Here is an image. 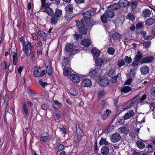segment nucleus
<instances>
[{"instance_id": "obj_1", "label": "nucleus", "mask_w": 155, "mask_h": 155, "mask_svg": "<svg viewBox=\"0 0 155 155\" xmlns=\"http://www.w3.org/2000/svg\"><path fill=\"white\" fill-rule=\"evenodd\" d=\"M96 11V8L91 7L90 10L83 13V18L82 20L75 21L78 31L81 34L86 35L87 33V28H91L94 24V20L91 17L94 15Z\"/></svg>"}, {"instance_id": "obj_2", "label": "nucleus", "mask_w": 155, "mask_h": 155, "mask_svg": "<svg viewBox=\"0 0 155 155\" xmlns=\"http://www.w3.org/2000/svg\"><path fill=\"white\" fill-rule=\"evenodd\" d=\"M32 47L31 43L29 41L27 42L26 45L22 46V48L20 54V56L21 58L27 56L28 57L31 54Z\"/></svg>"}, {"instance_id": "obj_3", "label": "nucleus", "mask_w": 155, "mask_h": 155, "mask_svg": "<svg viewBox=\"0 0 155 155\" xmlns=\"http://www.w3.org/2000/svg\"><path fill=\"white\" fill-rule=\"evenodd\" d=\"M75 127V132L77 134V140L79 142L84 136V134L82 130L80 128V125L78 123L76 124Z\"/></svg>"}, {"instance_id": "obj_4", "label": "nucleus", "mask_w": 155, "mask_h": 155, "mask_svg": "<svg viewBox=\"0 0 155 155\" xmlns=\"http://www.w3.org/2000/svg\"><path fill=\"white\" fill-rule=\"evenodd\" d=\"M39 138L41 141L46 143L50 140L51 137L48 133L44 132L40 135Z\"/></svg>"}, {"instance_id": "obj_5", "label": "nucleus", "mask_w": 155, "mask_h": 155, "mask_svg": "<svg viewBox=\"0 0 155 155\" xmlns=\"http://www.w3.org/2000/svg\"><path fill=\"white\" fill-rule=\"evenodd\" d=\"M98 69L95 68L94 70H91L89 74L91 78L96 80H98L101 78V75L98 73Z\"/></svg>"}, {"instance_id": "obj_6", "label": "nucleus", "mask_w": 155, "mask_h": 155, "mask_svg": "<svg viewBox=\"0 0 155 155\" xmlns=\"http://www.w3.org/2000/svg\"><path fill=\"white\" fill-rule=\"evenodd\" d=\"M41 4V10H42L43 12H46L48 15H50L51 12H52V9L49 7V5L50 4H48V3L45 2L43 4Z\"/></svg>"}, {"instance_id": "obj_7", "label": "nucleus", "mask_w": 155, "mask_h": 155, "mask_svg": "<svg viewBox=\"0 0 155 155\" xmlns=\"http://www.w3.org/2000/svg\"><path fill=\"white\" fill-rule=\"evenodd\" d=\"M11 51L12 56V64L14 65H16L18 61L17 51L14 48H12Z\"/></svg>"}, {"instance_id": "obj_8", "label": "nucleus", "mask_w": 155, "mask_h": 155, "mask_svg": "<svg viewBox=\"0 0 155 155\" xmlns=\"http://www.w3.org/2000/svg\"><path fill=\"white\" fill-rule=\"evenodd\" d=\"M110 137L111 142L113 143L118 142L120 140L121 138L120 134L117 132L112 134L110 136Z\"/></svg>"}, {"instance_id": "obj_9", "label": "nucleus", "mask_w": 155, "mask_h": 155, "mask_svg": "<svg viewBox=\"0 0 155 155\" xmlns=\"http://www.w3.org/2000/svg\"><path fill=\"white\" fill-rule=\"evenodd\" d=\"M81 85L83 87H90L92 85V82L90 79L85 78L81 81Z\"/></svg>"}, {"instance_id": "obj_10", "label": "nucleus", "mask_w": 155, "mask_h": 155, "mask_svg": "<svg viewBox=\"0 0 155 155\" xmlns=\"http://www.w3.org/2000/svg\"><path fill=\"white\" fill-rule=\"evenodd\" d=\"M99 84L102 87H106L109 84L110 81L108 79L105 78L99 79Z\"/></svg>"}, {"instance_id": "obj_11", "label": "nucleus", "mask_w": 155, "mask_h": 155, "mask_svg": "<svg viewBox=\"0 0 155 155\" xmlns=\"http://www.w3.org/2000/svg\"><path fill=\"white\" fill-rule=\"evenodd\" d=\"M62 12L61 10L58 8H56L54 12L53 10L52 9V12H51L50 15H48L49 16L54 15L59 18L61 17L62 15Z\"/></svg>"}, {"instance_id": "obj_12", "label": "nucleus", "mask_w": 155, "mask_h": 155, "mask_svg": "<svg viewBox=\"0 0 155 155\" xmlns=\"http://www.w3.org/2000/svg\"><path fill=\"white\" fill-rule=\"evenodd\" d=\"M51 65L52 61H49L48 65L46 66V73L49 75H51L53 72V70Z\"/></svg>"}, {"instance_id": "obj_13", "label": "nucleus", "mask_w": 155, "mask_h": 155, "mask_svg": "<svg viewBox=\"0 0 155 155\" xmlns=\"http://www.w3.org/2000/svg\"><path fill=\"white\" fill-rule=\"evenodd\" d=\"M153 57L152 56H147L141 59V64L151 62L153 60Z\"/></svg>"}, {"instance_id": "obj_14", "label": "nucleus", "mask_w": 155, "mask_h": 155, "mask_svg": "<svg viewBox=\"0 0 155 155\" xmlns=\"http://www.w3.org/2000/svg\"><path fill=\"white\" fill-rule=\"evenodd\" d=\"M50 23L52 25H55L57 24L59 21L60 18L56 17L54 15H51Z\"/></svg>"}, {"instance_id": "obj_15", "label": "nucleus", "mask_w": 155, "mask_h": 155, "mask_svg": "<svg viewBox=\"0 0 155 155\" xmlns=\"http://www.w3.org/2000/svg\"><path fill=\"white\" fill-rule=\"evenodd\" d=\"M120 7V5L118 3H114L110 5L108 7L110 10L114 11L119 9Z\"/></svg>"}, {"instance_id": "obj_16", "label": "nucleus", "mask_w": 155, "mask_h": 155, "mask_svg": "<svg viewBox=\"0 0 155 155\" xmlns=\"http://www.w3.org/2000/svg\"><path fill=\"white\" fill-rule=\"evenodd\" d=\"M134 113V111L133 110H129L123 116L124 120L130 119L133 115Z\"/></svg>"}, {"instance_id": "obj_17", "label": "nucleus", "mask_w": 155, "mask_h": 155, "mask_svg": "<svg viewBox=\"0 0 155 155\" xmlns=\"http://www.w3.org/2000/svg\"><path fill=\"white\" fill-rule=\"evenodd\" d=\"M141 74L144 75H146L149 72V67L147 65H144L140 68Z\"/></svg>"}, {"instance_id": "obj_18", "label": "nucleus", "mask_w": 155, "mask_h": 155, "mask_svg": "<svg viewBox=\"0 0 155 155\" xmlns=\"http://www.w3.org/2000/svg\"><path fill=\"white\" fill-rule=\"evenodd\" d=\"M70 78L71 80L74 83H78L80 81V77L76 74H72L70 75Z\"/></svg>"}, {"instance_id": "obj_19", "label": "nucleus", "mask_w": 155, "mask_h": 155, "mask_svg": "<svg viewBox=\"0 0 155 155\" xmlns=\"http://www.w3.org/2000/svg\"><path fill=\"white\" fill-rule=\"evenodd\" d=\"M91 41L88 39L84 38L81 42V45L86 47H88L91 45Z\"/></svg>"}, {"instance_id": "obj_20", "label": "nucleus", "mask_w": 155, "mask_h": 155, "mask_svg": "<svg viewBox=\"0 0 155 155\" xmlns=\"http://www.w3.org/2000/svg\"><path fill=\"white\" fill-rule=\"evenodd\" d=\"M143 57V53L140 52L139 50L137 51V54H136L134 58V60L138 61L141 64V59Z\"/></svg>"}, {"instance_id": "obj_21", "label": "nucleus", "mask_w": 155, "mask_h": 155, "mask_svg": "<svg viewBox=\"0 0 155 155\" xmlns=\"http://www.w3.org/2000/svg\"><path fill=\"white\" fill-rule=\"evenodd\" d=\"M91 52L94 57L95 58L98 57L101 53L100 50L94 47L91 49Z\"/></svg>"}, {"instance_id": "obj_22", "label": "nucleus", "mask_w": 155, "mask_h": 155, "mask_svg": "<svg viewBox=\"0 0 155 155\" xmlns=\"http://www.w3.org/2000/svg\"><path fill=\"white\" fill-rule=\"evenodd\" d=\"M112 37L114 41L116 40L120 41L121 38V35L118 32H115L112 34Z\"/></svg>"}, {"instance_id": "obj_23", "label": "nucleus", "mask_w": 155, "mask_h": 155, "mask_svg": "<svg viewBox=\"0 0 155 155\" xmlns=\"http://www.w3.org/2000/svg\"><path fill=\"white\" fill-rule=\"evenodd\" d=\"M64 74L65 76H70L71 68L70 66H65L64 68Z\"/></svg>"}, {"instance_id": "obj_24", "label": "nucleus", "mask_w": 155, "mask_h": 155, "mask_svg": "<svg viewBox=\"0 0 155 155\" xmlns=\"http://www.w3.org/2000/svg\"><path fill=\"white\" fill-rule=\"evenodd\" d=\"M75 15L73 13H66L65 15L64 16L65 19L67 21H69L73 18L75 17Z\"/></svg>"}, {"instance_id": "obj_25", "label": "nucleus", "mask_w": 155, "mask_h": 155, "mask_svg": "<svg viewBox=\"0 0 155 155\" xmlns=\"http://www.w3.org/2000/svg\"><path fill=\"white\" fill-rule=\"evenodd\" d=\"M111 10H107L104 12L106 16H107L108 18H112L115 15L114 12Z\"/></svg>"}, {"instance_id": "obj_26", "label": "nucleus", "mask_w": 155, "mask_h": 155, "mask_svg": "<svg viewBox=\"0 0 155 155\" xmlns=\"http://www.w3.org/2000/svg\"><path fill=\"white\" fill-rule=\"evenodd\" d=\"M109 151V147L106 145L104 146L101 149V153L103 155L107 154Z\"/></svg>"}, {"instance_id": "obj_27", "label": "nucleus", "mask_w": 155, "mask_h": 155, "mask_svg": "<svg viewBox=\"0 0 155 155\" xmlns=\"http://www.w3.org/2000/svg\"><path fill=\"white\" fill-rule=\"evenodd\" d=\"M118 3L122 7H126L130 5V2L127 0H120Z\"/></svg>"}, {"instance_id": "obj_28", "label": "nucleus", "mask_w": 155, "mask_h": 155, "mask_svg": "<svg viewBox=\"0 0 155 155\" xmlns=\"http://www.w3.org/2000/svg\"><path fill=\"white\" fill-rule=\"evenodd\" d=\"M73 7L72 4L67 5L65 7V10L66 13H73Z\"/></svg>"}, {"instance_id": "obj_29", "label": "nucleus", "mask_w": 155, "mask_h": 155, "mask_svg": "<svg viewBox=\"0 0 155 155\" xmlns=\"http://www.w3.org/2000/svg\"><path fill=\"white\" fill-rule=\"evenodd\" d=\"M116 74L115 70L114 69L109 70L106 73L107 76L110 78L116 75Z\"/></svg>"}, {"instance_id": "obj_30", "label": "nucleus", "mask_w": 155, "mask_h": 155, "mask_svg": "<svg viewBox=\"0 0 155 155\" xmlns=\"http://www.w3.org/2000/svg\"><path fill=\"white\" fill-rule=\"evenodd\" d=\"M132 88L129 86H125L123 87L121 89V91L124 94L128 93L131 91Z\"/></svg>"}, {"instance_id": "obj_31", "label": "nucleus", "mask_w": 155, "mask_h": 155, "mask_svg": "<svg viewBox=\"0 0 155 155\" xmlns=\"http://www.w3.org/2000/svg\"><path fill=\"white\" fill-rule=\"evenodd\" d=\"M138 2L137 1H132L130 3V5L131 6V9L132 11L134 10L138 5Z\"/></svg>"}, {"instance_id": "obj_32", "label": "nucleus", "mask_w": 155, "mask_h": 155, "mask_svg": "<svg viewBox=\"0 0 155 155\" xmlns=\"http://www.w3.org/2000/svg\"><path fill=\"white\" fill-rule=\"evenodd\" d=\"M73 45L72 44L68 43L65 46V51L67 52H72L73 49Z\"/></svg>"}, {"instance_id": "obj_33", "label": "nucleus", "mask_w": 155, "mask_h": 155, "mask_svg": "<svg viewBox=\"0 0 155 155\" xmlns=\"http://www.w3.org/2000/svg\"><path fill=\"white\" fill-rule=\"evenodd\" d=\"M23 108L25 114L27 117H28L29 116V111L28 109V108L25 102H24L22 104Z\"/></svg>"}, {"instance_id": "obj_34", "label": "nucleus", "mask_w": 155, "mask_h": 155, "mask_svg": "<svg viewBox=\"0 0 155 155\" xmlns=\"http://www.w3.org/2000/svg\"><path fill=\"white\" fill-rule=\"evenodd\" d=\"M155 23V19L153 18H151L146 21V25L148 26H150Z\"/></svg>"}, {"instance_id": "obj_35", "label": "nucleus", "mask_w": 155, "mask_h": 155, "mask_svg": "<svg viewBox=\"0 0 155 155\" xmlns=\"http://www.w3.org/2000/svg\"><path fill=\"white\" fill-rule=\"evenodd\" d=\"M64 147V146L63 144H60L58 147H55L54 151L56 153H58L63 151Z\"/></svg>"}, {"instance_id": "obj_36", "label": "nucleus", "mask_w": 155, "mask_h": 155, "mask_svg": "<svg viewBox=\"0 0 155 155\" xmlns=\"http://www.w3.org/2000/svg\"><path fill=\"white\" fill-rule=\"evenodd\" d=\"M132 106L130 103H129L127 101L125 102L121 106V108L124 110L126 109L129 108Z\"/></svg>"}, {"instance_id": "obj_37", "label": "nucleus", "mask_w": 155, "mask_h": 155, "mask_svg": "<svg viewBox=\"0 0 155 155\" xmlns=\"http://www.w3.org/2000/svg\"><path fill=\"white\" fill-rule=\"evenodd\" d=\"M69 58L67 57H64L63 58V62H62V65L63 66H70V64H69Z\"/></svg>"}, {"instance_id": "obj_38", "label": "nucleus", "mask_w": 155, "mask_h": 155, "mask_svg": "<svg viewBox=\"0 0 155 155\" xmlns=\"http://www.w3.org/2000/svg\"><path fill=\"white\" fill-rule=\"evenodd\" d=\"M69 93L73 96H75L78 94V91L74 87H72L70 89Z\"/></svg>"}, {"instance_id": "obj_39", "label": "nucleus", "mask_w": 155, "mask_h": 155, "mask_svg": "<svg viewBox=\"0 0 155 155\" xmlns=\"http://www.w3.org/2000/svg\"><path fill=\"white\" fill-rule=\"evenodd\" d=\"M119 130L120 133L125 134H127L129 132V129L125 127H120L119 128Z\"/></svg>"}, {"instance_id": "obj_40", "label": "nucleus", "mask_w": 155, "mask_h": 155, "mask_svg": "<svg viewBox=\"0 0 155 155\" xmlns=\"http://www.w3.org/2000/svg\"><path fill=\"white\" fill-rule=\"evenodd\" d=\"M140 96L139 94L136 96L133 99H132L130 102L131 105L133 106L137 102V101L139 100L140 99Z\"/></svg>"}, {"instance_id": "obj_41", "label": "nucleus", "mask_w": 155, "mask_h": 155, "mask_svg": "<svg viewBox=\"0 0 155 155\" xmlns=\"http://www.w3.org/2000/svg\"><path fill=\"white\" fill-rule=\"evenodd\" d=\"M137 147L139 149H143L145 147V145L143 143L140 141H137L136 142Z\"/></svg>"}, {"instance_id": "obj_42", "label": "nucleus", "mask_w": 155, "mask_h": 155, "mask_svg": "<svg viewBox=\"0 0 155 155\" xmlns=\"http://www.w3.org/2000/svg\"><path fill=\"white\" fill-rule=\"evenodd\" d=\"M99 143L100 145H108L110 144V143L106 141V138H101Z\"/></svg>"}, {"instance_id": "obj_43", "label": "nucleus", "mask_w": 155, "mask_h": 155, "mask_svg": "<svg viewBox=\"0 0 155 155\" xmlns=\"http://www.w3.org/2000/svg\"><path fill=\"white\" fill-rule=\"evenodd\" d=\"M108 18V17L106 16L105 13H104L103 15L101 16V19L103 23L106 24L107 22Z\"/></svg>"}, {"instance_id": "obj_44", "label": "nucleus", "mask_w": 155, "mask_h": 155, "mask_svg": "<svg viewBox=\"0 0 155 155\" xmlns=\"http://www.w3.org/2000/svg\"><path fill=\"white\" fill-rule=\"evenodd\" d=\"M153 147L152 145L150 144L148 146L145 147L144 151L146 153H149L151 152L153 150Z\"/></svg>"}, {"instance_id": "obj_45", "label": "nucleus", "mask_w": 155, "mask_h": 155, "mask_svg": "<svg viewBox=\"0 0 155 155\" xmlns=\"http://www.w3.org/2000/svg\"><path fill=\"white\" fill-rule=\"evenodd\" d=\"M126 18L131 20L132 22H134L135 21V17L133 13H129L126 16Z\"/></svg>"}, {"instance_id": "obj_46", "label": "nucleus", "mask_w": 155, "mask_h": 155, "mask_svg": "<svg viewBox=\"0 0 155 155\" xmlns=\"http://www.w3.org/2000/svg\"><path fill=\"white\" fill-rule=\"evenodd\" d=\"M103 62V59L99 58L96 60L95 63L97 66L100 67H101Z\"/></svg>"}, {"instance_id": "obj_47", "label": "nucleus", "mask_w": 155, "mask_h": 155, "mask_svg": "<svg viewBox=\"0 0 155 155\" xmlns=\"http://www.w3.org/2000/svg\"><path fill=\"white\" fill-rule=\"evenodd\" d=\"M125 62L123 59L119 60L117 62V65L119 67L121 68L122 66L125 64Z\"/></svg>"}, {"instance_id": "obj_48", "label": "nucleus", "mask_w": 155, "mask_h": 155, "mask_svg": "<svg viewBox=\"0 0 155 155\" xmlns=\"http://www.w3.org/2000/svg\"><path fill=\"white\" fill-rule=\"evenodd\" d=\"M143 14L144 17H149L151 15L150 10L149 9H146L143 11Z\"/></svg>"}, {"instance_id": "obj_49", "label": "nucleus", "mask_w": 155, "mask_h": 155, "mask_svg": "<svg viewBox=\"0 0 155 155\" xmlns=\"http://www.w3.org/2000/svg\"><path fill=\"white\" fill-rule=\"evenodd\" d=\"M38 34L39 36L42 38H46L47 36V34L44 31H40L38 30Z\"/></svg>"}, {"instance_id": "obj_50", "label": "nucleus", "mask_w": 155, "mask_h": 155, "mask_svg": "<svg viewBox=\"0 0 155 155\" xmlns=\"http://www.w3.org/2000/svg\"><path fill=\"white\" fill-rule=\"evenodd\" d=\"M61 115L58 113H55L54 114V117L55 121L59 120L61 118Z\"/></svg>"}, {"instance_id": "obj_51", "label": "nucleus", "mask_w": 155, "mask_h": 155, "mask_svg": "<svg viewBox=\"0 0 155 155\" xmlns=\"http://www.w3.org/2000/svg\"><path fill=\"white\" fill-rule=\"evenodd\" d=\"M107 51L109 54L113 55L115 53V50L113 47H109L107 49Z\"/></svg>"}, {"instance_id": "obj_52", "label": "nucleus", "mask_w": 155, "mask_h": 155, "mask_svg": "<svg viewBox=\"0 0 155 155\" xmlns=\"http://www.w3.org/2000/svg\"><path fill=\"white\" fill-rule=\"evenodd\" d=\"M124 61L125 63H127L128 64H129L131 63L132 60V59L130 57H128L127 56H126L124 59Z\"/></svg>"}, {"instance_id": "obj_53", "label": "nucleus", "mask_w": 155, "mask_h": 155, "mask_svg": "<svg viewBox=\"0 0 155 155\" xmlns=\"http://www.w3.org/2000/svg\"><path fill=\"white\" fill-rule=\"evenodd\" d=\"M19 41L22 45V46H24V45H25V38L24 36H21L19 38Z\"/></svg>"}, {"instance_id": "obj_54", "label": "nucleus", "mask_w": 155, "mask_h": 155, "mask_svg": "<svg viewBox=\"0 0 155 155\" xmlns=\"http://www.w3.org/2000/svg\"><path fill=\"white\" fill-rule=\"evenodd\" d=\"M118 77L117 75H115L111 77V79H110V81L113 83H115L116 82L117 80V78Z\"/></svg>"}, {"instance_id": "obj_55", "label": "nucleus", "mask_w": 155, "mask_h": 155, "mask_svg": "<svg viewBox=\"0 0 155 155\" xmlns=\"http://www.w3.org/2000/svg\"><path fill=\"white\" fill-rule=\"evenodd\" d=\"M3 99L5 104L9 103V97L7 93L4 96Z\"/></svg>"}, {"instance_id": "obj_56", "label": "nucleus", "mask_w": 155, "mask_h": 155, "mask_svg": "<svg viewBox=\"0 0 155 155\" xmlns=\"http://www.w3.org/2000/svg\"><path fill=\"white\" fill-rule=\"evenodd\" d=\"M39 71L38 69L34 70L33 72V74L35 77H39Z\"/></svg>"}, {"instance_id": "obj_57", "label": "nucleus", "mask_w": 155, "mask_h": 155, "mask_svg": "<svg viewBox=\"0 0 155 155\" xmlns=\"http://www.w3.org/2000/svg\"><path fill=\"white\" fill-rule=\"evenodd\" d=\"M48 108V104H43L41 106V108L44 110H47Z\"/></svg>"}, {"instance_id": "obj_58", "label": "nucleus", "mask_w": 155, "mask_h": 155, "mask_svg": "<svg viewBox=\"0 0 155 155\" xmlns=\"http://www.w3.org/2000/svg\"><path fill=\"white\" fill-rule=\"evenodd\" d=\"M39 83L43 87H45V86L48 84L46 82H43L42 80L41 79L39 81Z\"/></svg>"}, {"instance_id": "obj_59", "label": "nucleus", "mask_w": 155, "mask_h": 155, "mask_svg": "<svg viewBox=\"0 0 155 155\" xmlns=\"http://www.w3.org/2000/svg\"><path fill=\"white\" fill-rule=\"evenodd\" d=\"M59 129L60 131L62 132L63 134H66V128L64 127V125H62V127H60Z\"/></svg>"}, {"instance_id": "obj_60", "label": "nucleus", "mask_w": 155, "mask_h": 155, "mask_svg": "<svg viewBox=\"0 0 155 155\" xmlns=\"http://www.w3.org/2000/svg\"><path fill=\"white\" fill-rule=\"evenodd\" d=\"M7 63L8 62L7 61H4V64H5L4 70H7V71H9V67L10 65V64H9L8 66Z\"/></svg>"}, {"instance_id": "obj_61", "label": "nucleus", "mask_w": 155, "mask_h": 155, "mask_svg": "<svg viewBox=\"0 0 155 155\" xmlns=\"http://www.w3.org/2000/svg\"><path fill=\"white\" fill-rule=\"evenodd\" d=\"M150 108H151V106L153 107V108L151 109V111L154 112V109L155 108V102H151L150 103Z\"/></svg>"}, {"instance_id": "obj_62", "label": "nucleus", "mask_w": 155, "mask_h": 155, "mask_svg": "<svg viewBox=\"0 0 155 155\" xmlns=\"http://www.w3.org/2000/svg\"><path fill=\"white\" fill-rule=\"evenodd\" d=\"M37 56L38 57L39 56H41L42 54V50L39 49L37 50Z\"/></svg>"}, {"instance_id": "obj_63", "label": "nucleus", "mask_w": 155, "mask_h": 155, "mask_svg": "<svg viewBox=\"0 0 155 155\" xmlns=\"http://www.w3.org/2000/svg\"><path fill=\"white\" fill-rule=\"evenodd\" d=\"M28 127H26L25 130H24V133H23V136L25 137H26L28 133Z\"/></svg>"}, {"instance_id": "obj_64", "label": "nucleus", "mask_w": 155, "mask_h": 155, "mask_svg": "<svg viewBox=\"0 0 155 155\" xmlns=\"http://www.w3.org/2000/svg\"><path fill=\"white\" fill-rule=\"evenodd\" d=\"M151 94L153 97H155V87H152L150 90Z\"/></svg>"}]
</instances>
